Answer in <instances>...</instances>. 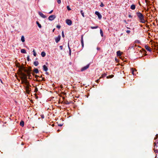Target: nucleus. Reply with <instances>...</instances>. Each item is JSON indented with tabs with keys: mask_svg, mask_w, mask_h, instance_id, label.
Returning a JSON list of instances; mask_svg holds the SVG:
<instances>
[{
	"mask_svg": "<svg viewBox=\"0 0 158 158\" xmlns=\"http://www.w3.org/2000/svg\"><path fill=\"white\" fill-rule=\"evenodd\" d=\"M136 14L139 19V22L142 23H145V20L144 19V16L140 12H136Z\"/></svg>",
	"mask_w": 158,
	"mask_h": 158,
	"instance_id": "f257e3e1",
	"label": "nucleus"
},
{
	"mask_svg": "<svg viewBox=\"0 0 158 158\" xmlns=\"http://www.w3.org/2000/svg\"><path fill=\"white\" fill-rule=\"evenodd\" d=\"M56 18V16L55 15H52L50 16L48 18L49 20L52 21L54 19Z\"/></svg>",
	"mask_w": 158,
	"mask_h": 158,
	"instance_id": "f03ea898",
	"label": "nucleus"
},
{
	"mask_svg": "<svg viewBox=\"0 0 158 158\" xmlns=\"http://www.w3.org/2000/svg\"><path fill=\"white\" fill-rule=\"evenodd\" d=\"M89 65H90V64H87L85 66L82 68L81 69V71H83L85 70H86L87 69H88L89 68Z\"/></svg>",
	"mask_w": 158,
	"mask_h": 158,
	"instance_id": "7ed1b4c3",
	"label": "nucleus"
},
{
	"mask_svg": "<svg viewBox=\"0 0 158 158\" xmlns=\"http://www.w3.org/2000/svg\"><path fill=\"white\" fill-rule=\"evenodd\" d=\"M21 75L22 76L21 79H27V76L26 75L23 73L21 72Z\"/></svg>",
	"mask_w": 158,
	"mask_h": 158,
	"instance_id": "20e7f679",
	"label": "nucleus"
},
{
	"mask_svg": "<svg viewBox=\"0 0 158 158\" xmlns=\"http://www.w3.org/2000/svg\"><path fill=\"white\" fill-rule=\"evenodd\" d=\"M95 14L97 15L98 17V19H102V16L101 14L98 11H96L95 12Z\"/></svg>",
	"mask_w": 158,
	"mask_h": 158,
	"instance_id": "39448f33",
	"label": "nucleus"
},
{
	"mask_svg": "<svg viewBox=\"0 0 158 158\" xmlns=\"http://www.w3.org/2000/svg\"><path fill=\"white\" fill-rule=\"evenodd\" d=\"M61 36L60 35H58L57 37L55 38V41L56 43H58L60 40Z\"/></svg>",
	"mask_w": 158,
	"mask_h": 158,
	"instance_id": "423d86ee",
	"label": "nucleus"
},
{
	"mask_svg": "<svg viewBox=\"0 0 158 158\" xmlns=\"http://www.w3.org/2000/svg\"><path fill=\"white\" fill-rule=\"evenodd\" d=\"M66 23L69 25L70 26L72 24V22L70 20L67 19L66 20Z\"/></svg>",
	"mask_w": 158,
	"mask_h": 158,
	"instance_id": "0eeeda50",
	"label": "nucleus"
},
{
	"mask_svg": "<svg viewBox=\"0 0 158 158\" xmlns=\"http://www.w3.org/2000/svg\"><path fill=\"white\" fill-rule=\"evenodd\" d=\"M39 15L42 18H45L47 17L44 15V14H43L41 12H38Z\"/></svg>",
	"mask_w": 158,
	"mask_h": 158,
	"instance_id": "6e6552de",
	"label": "nucleus"
},
{
	"mask_svg": "<svg viewBox=\"0 0 158 158\" xmlns=\"http://www.w3.org/2000/svg\"><path fill=\"white\" fill-rule=\"evenodd\" d=\"M147 50V51L151 52L152 51V50L150 47L148 46L147 45H145L144 47Z\"/></svg>",
	"mask_w": 158,
	"mask_h": 158,
	"instance_id": "1a4fd4ad",
	"label": "nucleus"
},
{
	"mask_svg": "<svg viewBox=\"0 0 158 158\" xmlns=\"http://www.w3.org/2000/svg\"><path fill=\"white\" fill-rule=\"evenodd\" d=\"M31 86H26L25 88L26 89V91L27 93H29L30 92L31 89L29 88L30 87H31Z\"/></svg>",
	"mask_w": 158,
	"mask_h": 158,
	"instance_id": "9d476101",
	"label": "nucleus"
},
{
	"mask_svg": "<svg viewBox=\"0 0 158 158\" xmlns=\"http://www.w3.org/2000/svg\"><path fill=\"white\" fill-rule=\"evenodd\" d=\"M131 72L133 75H136V70L133 69H131Z\"/></svg>",
	"mask_w": 158,
	"mask_h": 158,
	"instance_id": "9b49d317",
	"label": "nucleus"
},
{
	"mask_svg": "<svg viewBox=\"0 0 158 158\" xmlns=\"http://www.w3.org/2000/svg\"><path fill=\"white\" fill-rule=\"evenodd\" d=\"M81 43L82 45V48L84 47V42L83 40V36L82 35L81 37Z\"/></svg>",
	"mask_w": 158,
	"mask_h": 158,
	"instance_id": "f8f14e48",
	"label": "nucleus"
},
{
	"mask_svg": "<svg viewBox=\"0 0 158 158\" xmlns=\"http://www.w3.org/2000/svg\"><path fill=\"white\" fill-rule=\"evenodd\" d=\"M43 69L45 71L47 72L48 70V68L45 65L43 66Z\"/></svg>",
	"mask_w": 158,
	"mask_h": 158,
	"instance_id": "ddd939ff",
	"label": "nucleus"
},
{
	"mask_svg": "<svg viewBox=\"0 0 158 158\" xmlns=\"http://www.w3.org/2000/svg\"><path fill=\"white\" fill-rule=\"evenodd\" d=\"M21 83L22 84L24 83L25 84V82H27V79H21Z\"/></svg>",
	"mask_w": 158,
	"mask_h": 158,
	"instance_id": "4468645a",
	"label": "nucleus"
},
{
	"mask_svg": "<svg viewBox=\"0 0 158 158\" xmlns=\"http://www.w3.org/2000/svg\"><path fill=\"white\" fill-rule=\"evenodd\" d=\"M130 8L132 10H134L135 8V5L134 4H132Z\"/></svg>",
	"mask_w": 158,
	"mask_h": 158,
	"instance_id": "2eb2a0df",
	"label": "nucleus"
},
{
	"mask_svg": "<svg viewBox=\"0 0 158 158\" xmlns=\"http://www.w3.org/2000/svg\"><path fill=\"white\" fill-rule=\"evenodd\" d=\"M68 48L69 49V56H70L71 55V51L70 48L69 46V43H68Z\"/></svg>",
	"mask_w": 158,
	"mask_h": 158,
	"instance_id": "dca6fc26",
	"label": "nucleus"
},
{
	"mask_svg": "<svg viewBox=\"0 0 158 158\" xmlns=\"http://www.w3.org/2000/svg\"><path fill=\"white\" fill-rule=\"evenodd\" d=\"M24 71L25 72H27L28 76H29V77H30L31 76V73H30V72H29L28 71V70H27V69H24Z\"/></svg>",
	"mask_w": 158,
	"mask_h": 158,
	"instance_id": "f3484780",
	"label": "nucleus"
},
{
	"mask_svg": "<svg viewBox=\"0 0 158 158\" xmlns=\"http://www.w3.org/2000/svg\"><path fill=\"white\" fill-rule=\"evenodd\" d=\"M21 52L22 53H25V54L26 53H27L26 50L24 49H21Z\"/></svg>",
	"mask_w": 158,
	"mask_h": 158,
	"instance_id": "a211bd4d",
	"label": "nucleus"
},
{
	"mask_svg": "<svg viewBox=\"0 0 158 158\" xmlns=\"http://www.w3.org/2000/svg\"><path fill=\"white\" fill-rule=\"evenodd\" d=\"M20 125L22 126V127H23L24 126V122L23 121H21L20 123Z\"/></svg>",
	"mask_w": 158,
	"mask_h": 158,
	"instance_id": "6ab92c4d",
	"label": "nucleus"
},
{
	"mask_svg": "<svg viewBox=\"0 0 158 158\" xmlns=\"http://www.w3.org/2000/svg\"><path fill=\"white\" fill-rule=\"evenodd\" d=\"M33 64L35 66H37L39 64V63L38 61H35L34 62Z\"/></svg>",
	"mask_w": 158,
	"mask_h": 158,
	"instance_id": "aec40b11",
	"label": "nucleus"
},
{
	"mask_svg": "<svg viewBox=\"0 0 158 158\" xmlns=\"http://www.w3.org/2000/svg\"><path fill=\"white\" fill-rule=\"evenodd\" d=\"M117 55L118 56H121V54L120 51H118L117 52Z\"/></svg>",
	"mask_w": 158,
	"mask_h": 158,
	"instance_id": "412c9836",
	"label": "nucleus"
},
{
	"mask_svg": "<svg viewBox=\"0 0 158 158\" xmlns=\"http://www.w3.org/2000/svg\"><path fill=\"white\" fill-rule=\"evenodd\" d=\"M41 55L43 57H44L46 56V53L44 52H41Z\"/></svg>",
	"mask_w": 158,
	"mask_h": 158,
	"instance_id": "4be33fe9",
	"label": "nucleus"
},
{
	"mask_svg": "<svg viewBox=\"0 0 158 158\" xmlns=\"http://www.w3.org/2000/svg\"><path fill=\"white\" fill-rule=\"evenodd\" d=\"M33 71L34 72H35V73H39V70L38 69H36V68H35L34 70H33Z\"/></svg>",
	"mask_w": 158,
	"mask_h": 158,
	"instance_id": "5701e85b",
	"label": "nucleus"
},
{
	"mask_svg": "<svg viewBox=\"0 0 158 158\" xmlns=\"http://www.w3.org/2000/svg\"><path fill=\"white\" fill-rule=\"evenodd\" d=\"M106 75H107V74L105 73L103 74L102 75V76L101 77H100L99 78V79H101L102 77L103 78V77H105Z\"/></svg>",
	"mask_w": 158,
	"mask_h": 158,
	"instance_id": "b1692460",
	"label": "nucleus"
},
{
	"mask_svg": "<svg viewBox=\"0 0 158 158\" xmlns=\"http://www.w3.org/2000/svg\"><path fill=\"white\" fill-rule=\"evenodd\" d=\"M25 85H26V86H31L29 83L27 81V82H25Z\"/></svg>",
	"mask_w": 158,
	"mask_h": 158,
	"instance_id": "393cba45",
	"label": "nucleus"
},
{
	"mask_svg": "<svg viewBox=\"0 0 158 158\" xmlns=\"http://www.w3.org/2000/svg\"><path fill=\"white\" fill-rule=\"evenodd\" d=\"M21 40L22 42H24L25 41V38L24 36L23 35L21 38Z\"/></svg>",
	"mask_w": 158,
	"mask_h": 158,
	"instance_id": "a878e982",
	"label": "nucleus"
},
{
	"mask_svg": "<svg viewBox=\"0 0 158 158\" xmlns=\"http://www.w3.org/2000/svg\"><path fill=\"white\" fill-rule=\"evenodd\" d=\"M36 24H37L38 27L40 28H41V24L39 23V22H38V21H36Z\"/></svg>",
	"mask_w": 158,
	"mask_h": 158,
	"instance_id": "bb28decb",
	"label": "nucleus"
},
{
	"mask_svg": "<svg viewBox=\"0 0 158 158\" xmlns=\"http://www.w3.org/2000/svg\"><path fill=\"white\" fill-rule=\"evenodd\" d=\"M154 146H158V139L156 140L155 142H154Z\"/></svg>",
	"mask_w": 158,
	"mask_h": 158,
	"instance_id": "cd10ccee",
	"label": "nucleus"
},
{
	"mask_svg": "<svg viewBox=\"0 0 158 158\" xmlns=\"http://www.w3.org/2000/svg\"><path fill=\"white\" fill-rule=\"evenodd\" d=\"M134 46H135L134 44H131L130 45L129 47V48L130 49L133 48H134Z\"/></svg>",
	"mask_w": 158,
	"mask_h": 158,
	"instance_id": "c85d7f7f",
	"label": "nucleus"
},
{
	"mask_svg": "<svg viewBox=\"0 0 158 158\" xmlns=\"http://www.w3.org/2000/svg\"><path fill=\"white\" fill-rule=\"evenodd\" d=\"M100 34H101V36L102 37H103V31H102V30L101 29L100 30Z\"/></svg>",
	"mask_w": 158,
	"mask_h": 158,
	"instance_id": "c756f323",
	"label": "nucleus"
},
{
	"mask_svg": "<svg viewBox=\"0 0 158 158\" xmlns=\"http://www.w3.org/2000/svg\"><path fill=\"white\" fill-rule=\"evenodd\" d=\"M98 26H97L95 27H91L90 28H91L92 29H94L97 28H98Z\"/></svg>",
	"mask_w": 158,
	"mask_h": 158,
	"instance_id": "7c9ffc66",
	"label": "nucleus"
},
{
	"mask_svg": "<svg viewBox=\"0 0 158 158\" xmlns=\"http://www.w3.org/2000/svg\"><path fill=\"white\" fill-rule=\"evenodd\" d=\"M32 52H33V54L34 56H36V54L34 49H33Z\"/></svg>",
	"mask_w": 158,
	"mask_h": 158,
	"instance_id": "2f4dec72",
	"label": "nucleus"
},
{
	"mask_svg": "<svg viewBox=\"0 0 158 158\" xmlns=\"http://www.w3.org/2000/svg\"><path fill=\"white\" fill-rule=\"evenodd\" d=\"M83 17H84V13L83 12V11L82 10H81L80 11Z\"/></svg>",
	"mask_w": 158,
	"mask_h": 158,
	"instance_id": "473e14b6",
	"label": "nucleus"
},
{
	"mask_svg": "<svg viewBox=\"0 0 158 158\" xmlns=\"http://www.w3.org/2000/svg\"><path fill=\"white\" fill-rule=\"evenodd\" d=\"M64 103L66 105H69L70 104V102L68 101H65Z\"/></svg>",
	"mask_w": 158,
	"mask_h": 158,
	"instance_id": "72a5a7b5",
	"label": "nucleus"
},
{
	"mask_svg": "<svg viewBox=\"0 0 158 158\" xmlns=\"http://www.w3.org/2000/svg\"><path fill=\"white\" fill-rule=\"evenodd\" d=\"M154 152L155 153H158V149H155L154 148Z\"/></svg>",
	"mask_w": 158,
	"mask_h": 158,
	"instance_id": "f704fd0d",
	"label": "nucleus"
},
{
	"mask_svg": "<svg viewBox=\"0 0 158 158\" xmlns=\"http://www.w3.org/2000/svg\"><path fill=\"white\" fill-rule=\"evenodd\" d=\"M113 76H114V75H110V76H107L106 77V78H112V77H113Z\"/></svg>",
	"mask_w": 158,
	"mask_h": 158,
	"instance_id": "c9c22d12",
	"label": "nucleus"
},
{
	"mask_svg": "<svg viewBox=\"0 0 158 158\" xmlns=\"http://www.w3.org/2000/svg\"><path fill=\"white\" fill-rule=\"evenodd\" d=\"M135 43H140V41L138 40H136L135 41Z\"/></svg>",
	"mask_w": 158,
	"mask_h": 158,
	"instance_id": "e433bc0d",
	"label": "nucleus"
},
{
	"mask_svg": "<svg viewBox=\"0 0 158 158\" xmlns=\"http://www.w3.org/2000/svg\"><path fill=\"white\" fill-rule=\"evenodd\" d=\"M67 8L68 10H71L69 6H67Z\"/></svg>",
	"mask_w": 158,
	"mask_h": 158,
	"instance_id": "4c0bfd02",
	"label": "nucleus"
},
{
	"mask_svg": "<svg viewBox=\"0 0 158 158\" xmlns=\"http://www.w3.org/2000/svg\"><path fill=\"white\" fill-rule=\"evenodd\" d=\"M40 116L42 118H44V114H42L40 115Z\"/></svg>",
	"mask_w": 158,
	"mask_h": 158,
	"instance_id": "58836bf2",
	"label": "nucleus"
},
{
	"mask_svg": "<svg viewBox=\"0 0 158 158\" xmlns=\"http://www.w3.org/2000/svg\"><path fill=\"white\" fill-rule=\"evenodd\" d=\"M38 89L36 87L35 89L34 92H36L38 91Z\"/></svg>",
	"mask_w": 158,
	"mask_h": 158,
	"instance_id": "ea45409f",
	"label": "nucleus"
},
{
	"mask_svg": "<svg viewBox=\"0 0 158 158\" xmlns=\"http://www.w3.org/2000/svg\"><path fill=\"white\" fill-rule=\"evenodd\" d=\"M154 148L156 149H158V146H154Z\"/></svg>",
	"mask_w": 158,
	"mask_h": 158,
	"instance_id": "a19ab883",
	"label": "nucleus"
},
{
	"mask_svg": "<svg viewBox=\"0 0 158 158\" xmlns=\"http://www.w3.org/2000/svg\"><path fill=\"white\" fill-rule=\"evenodd\" d=\"M104 6V4L102 3V2H101V5H100V6L101 7H102Z\"/></svg>",
	"mask_w": 158,
	"mask_h": 158,
	"instance_id": "79ce46f5",
	"label": "nucleus"
},
{
	"mask_svg": "<svg viewBox=\"0 0 158 158\" xmlns=\"http://www.w3.org/2000/svg\"><path fill=\"white\" fill-rule=\"evenodd\" d=\"M60 27H60V25H57L56 26V27H57V28H58V29H60Z\"/></svg>",
	"mask_w": 158,
	"mask_h": 158,
	"instance_id": "37998d69",
	"label": "nucleus"
},
{
	"mask_svg": "<svg viewBox=\"0 0 158 158\" xmlns=\"http://www.w3.org/2000/svg\"><path fill=\"white\" fill-rule=\"evenodd\" d=\"M62 37L63 38L64 37V33L63 31H62Z\"/></svg>",
	"mask_w": 158,
	"mask_h": 158,
	"instance_id": "c03bdc74",
	"label": "nucleus"
},
{
	"mask_svg": "<svg viewBox=\"0 0 158 158\" xmlns=\"http://www.w3.org/2000/svg\"><path fill=\"white\" fill-rule=\"evenodd\" d=\"M57 2L58 4H60L61 3V0H57Z\"/></svg>",
	"mask_w": 158,
	"mask_h": 158,
	"instance_id": "a18cd8bd",
	"label": "nucleus"
},
{
	"mask_svg": "<svg viewBox=\"0 0 158 158\" xmlns=\"http://www.w3.org/2000/svg\"><path fill=\"white\" fill-rule=\"evenodd\" d=\"M126 32L128 34H129V33H130L131 31H130V30H127L126 31Z\"/></svg>",
	"mask_w": 158,
	"mask_h": 158,
	"instance_id": "49530a36",
	"label": "nucleus"
},
{
	"mask_svg": "<svg viewBox=\"0 0 158 158\" xmlns=\"http://www.w3.org/2000/svg\"><path fill=\"white\" fill-rule=\"evenodd\" d=\"M128 17L130 18H132V16L130 14L128 15Z\"/></svg>",
	"mask_w": 158,
	"mask_h": 158,
	"instance_id": "de8ad7c7",
	"label": "nucleus"
},
{
	"mask_svg": "<svg viewBox=\"0 0 158 158\" xmlns=\"http://www.w3.org/2000/svg\"><path fill=\"white\" fill-rule=\"evenodd\" d=\"M59 47H60V48L61 50H62V49H63V46H59Z\"/></svg>",
	"mask_w": 158,
	"mask_h": 158,
	"instance_id": "09e8293b",
	"label": "nucleus"
},
{
	"mask_svg": "<svg viewBox=\"0 0 158 158\" xmlns=\"http://www.w3.org/2000/svg\"><path fill=\"white\" fill-rule=\"evenodd\" d=\"M27 61H29L30 60V58H29V56H28L27 57Z\"/></svg>",
	"mask_w": 158,
	"mask_h": 158,
	"instance_id": "8fccbe9b",
	"label": "nucleus"
},
{
	"mask_svg": "<svg viewBox=\"0 0 158 158\" xmlns=\"http://www.w3.org/2000/svg\"><path fill=\"white\" fill-rule=\"evenodd\" d=\"M99 79H98V80H96L95 81H96V82H97V83H98V82H99Z\"/></svg>",
	"mask_w": 158,
	"mask_h": 158,
	"instance_id": "3c124183",
	"label": "nucleus"
},
{
	"mask_svg": "<svg viewBox=\"0 0 158 158\" xmlns=\"http://www.w3.org/2000/svg\"><path fill=\"white\" fill-rule=\"evenodd\" d=\"M53 11V10H51L50 12H49L48 13L49 14H51Z\"/></svg>",
	"mask_w": 158,
	"mask_h": 158,
	"instance_id": "603ef678",
	"label": "nucleus"
},
{
	"mask_svg": "<svg viewBox=\"0 0 158 158\" xmlns=\"http://www.w3.org/2000/svg\"><path fill=\"white\" fill-rule=\"evenodd\" d=\"M123 22H124V23H125L126 24H127V22L126 20H123Z\"/></svg>",
	"mask_w": 158,
	"mask_h": 158,
	"instance_id": "864d4df0",
	"label": "nucleus"
},
{
	"mask_svg": "<svg viewBox=\"0 0 158 158\" xmlns=\"http://www.w3.org/2000/svg\"><path fill=\"white\" fill-rule=\"evenodd\" d=\"M58 126L60 127H61L62 126V124H58Z\"/></svg>",
	"mask_w": 158,
	"mask_h": 158,
	"instance_id": "5fc2aeb1",
	"label": "nucleus"
},
{
	"mask_svg": "<svg viewBox=\"0 0 158 158\" xmlns=\"http://www.w3.org/2000/svg\"><path fill=\"white\" fill-rule=\"evenodd\" d=\"M38 77V76L37 75H35V78H37V77Z\"/></svg>",
	"mask_w": 158,
	"mask_h": 158,
	"instance_id": "6e6d98bb",
	"label": "nucleus"
},
{
	"mask_svg": "<svg viewBox=\"0 0 158 158\" xmlns=\"http://www.w3.org/2000/svg\"><path fill=\"white\" fill-rule=\"evenodd\" d=\"M46 73L47 75H48V72H46Z\"/></svg>",
	"mask_w": 158,
	"mask_h": 158,
	"instance_id": "4d7b16f0",
	"label": "nucleus"
},
{
	"mask_svg": "<svg viewBox=\"0 0 158 158\" xmlns=\"http://www.w3.org/2000/svg\"><path fill=\"white\" fill-rule=\"evenodd\" d=\"M54 30H55V29H54L53 30V31H53V32H54Z\"/></svg>",
	"mask_w": 158,
	"mask_h": 158,
	"instance_id": "13d9d810",
	"label": "nucleus"
},
{
	"mask_svg": "<svg viewBox=\"0 0 158 158\" xmlns=\"http://www.w3.org/2000/svg\"><path fill=\"white\" fill-rule=\"evenodd\" d=\"M127 29H130V28L128 27H127Z\"/></svg>",
	"mask_w": 158,
	"mask_h": 158,
	"instance_id": "bf43d9fd",
	"label": "nucleus"
},
{
	"mask_svg": "<svg viewBox=\"0 0 158 158\" xmlns=\"http://www.w3.org/2000/svg\"><path fill=\"white\" fill-rule=\"evenodd\" d=\"M1 82L2 83V82L1 80Z\"/></svg>",
	"mask_w": 158,
	"mask_h": 158,
	"instance_id": "052dcab7",
	"label": "nucleus"
},
{
	"mask_svg": "<svg viewBox=\"0 0 158 158\" xmlns=\"http://www.w3.org/2000/svg\"><path fill=\"white\" fill-rule=\"evenodd\" d=\"M156 139V138L155 137V139Z\"/></svg>",
	"mask_w": 158,
	"mask_h": 158,
	"instance_id": "680f3d73",
	"label": "nucleus"
}]
</instances>
